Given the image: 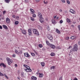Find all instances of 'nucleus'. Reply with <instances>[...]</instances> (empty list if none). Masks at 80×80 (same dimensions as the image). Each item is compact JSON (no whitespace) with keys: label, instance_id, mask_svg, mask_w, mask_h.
Segmentation results:
<instances>
[{"label":"nucleus","instance_id":"obj_1","mask_svg":"<svg viewBox=\"0 0 80 80\" xmlns=\"http://www.w3.org/2000/svg\"><path fill=\"white\" fill-rule=\"evenodd\" d=\"M73 52H75L77 50H78V46L77 44H76L73 46Z\"/></svg>","mask_w":80,"mask_h":80},{"label":"nucleus","instance_id":"obj_2","mask_svg":"<svg viewBox=\"0 0 80 80\" xmlns=\"http://www.w3.org/2000/svg\"><path fill=\"white\" fill-rule=\"evenodd\" d=\"M6 60L7 61V62H8V64L9 65H10V64L12 63V60L8 58H6Z\"/></svg>","mask_w":80,"mask_h":80},{"label":"nucleus","instance_id":"obj_3","mask_svg":"<svg viewBox=\"0 0 80 80\" xmlns=\"http://www.w3.org/2000/svg\"><path fill=\"white\" fill-rule=\"evenodd\" d=\"M32 31L34 34H35L36 35H39V32H38V31L36 29H33Z\"/></svg>","mask_w":80,"mask_h":80},{"label":"nucleus","instance_id":"obj_4","mask_svg":"<svg viewBox=\"0 0 80 80\" xmlns=\"http://www.w3.org/2000/svg\"><path fill=\"white\" fill-rule=\"evenodd\" d=\"M48 38L49 39V40H50V41L51 42H52V40L53 39V37H52V36L50 34H48Z\"/></svg>","mask_w":80,"mask_h":80},{"label":"nucleus","instance_id":"obj_5","mask_svg":"<svg viewBox=\"0 0 80 80\" xmlns=\"http://www.w3.org/2000/svg\"><path fill=\"white\" fill-rule=\"evenodd\" d=\"M28 34L29 35H30L31 36L32 35V29H29L28 30Z\"/></svg>","mask_w":80,"mask_h":80},{"label":"nucleus","instance_id":"obj_6","mask_svg":"<svg viewBox=\"0 0 80 80\" xmlns=\"http://www.w3.org/2000/svg\"><path fill=\"white\" fill-rule=\"evenodd\" d=\"M24 55L26 57H29L30 55L27 52H26L24 53Z\"/></svg>","mask_w":80,"mask_h":80},{"label":"nucleus","instance_id":"obj_7","mask_svg":"<svg viewBox=\"0 0 80 80\" xmlns=\"http://www.w3.org/2000/svg\"><path fill=\"white\" fill-rule=\"evenodd\" d=\"M39 21L41 23H43V22H44V19H43V17L39 19Z\"/></svg>","mask_w":80,"mask_h":80},{"label":"nucleus","instance_id":"obj_8","mask_svg":"<svg viewBox=\"0 0 80 80\" xmlns=\"http://www.w3.org/2000/svg\"><path fill=\"white\" fill-rule=\"evenodd\" d=\"M49 46L51 48H52L54 49L55 48V46L51 44H49Z\"/></svg>","mask_w":80,"mask_h":80},{"label":"nucleus","instance_id":"obj_9","mask_svg":"<svg viewBox=\"0 0 80 80\" xmlns=\"http://www.w3.org/2000/svg\"><path fill=\"white\" fill-rule=\"evenodd\" d=\"M0 67H3L4 68H6V65H5L3 63H1L0 64Z\"/></svg>","mask_w":80,"mask_h":80},{"label":"nucleus","instance_id":"obj_10","mask_svg":"<svg viewBox=\"0 0 80 80\" xmlns=\"http://www.w3.org/2000/svg\"><path fill=\"white\" fill-rule=\"evenodd\" d=\"M6 20L7 23H10V19L8 18H7Z\"/></svg>","mask_w":80,"mask_h":80},{"label":"nucleus","instance_id":"obj_11","mask_svg":"<svg viewBox=\"0 0 80 80\" xmlns=\"http://www.w3.org/2000/svg\"><path fill=\"white\" fill-rule=\"evenodd\" d=\"M31 79L32 80H36L37 79V78L36 77H35L34 76H32L31 77Z\"/></svg>","mask_w":80,"mask_h":80},{"label":"nucleus","instance_id":"obj_12","mask_svg":"<svg viewBox=\"0 0 80 80\" xmlns=\"http://www.w3.org/2000/svg\"><path fill=\"white\" fill-rule=\"evenodd\" d=\"M30 10L31 12V14H33V13H35V11H34V10H33V9L31 8L30 9Z\"/></svg>","mask_w":80,"mask_h":80},{"label":"nucleus","instance_id":"obj_13","mask_svg":"<svg viewBox=\"0 0 80 80\" xmlns=\"http://www.w3.org/2000/svg\"><path fill=\"white\" fill-rule=\"evenodd\" d=\"M22 32L24 35H26V34H27V32H26V31L24 30H22Z\"/></svg>","mask_w":80,"mask_h":80},{"label":"nucleus","instance_id":"obj_14","mask_svg":"<svg viewBox=\"0 0 80 80\" xmlns=\"http://www.w3.org/2000/svg\"><path fill=\"white\" fill-rule=\"evenodd\" d=\"M38 15L39 17V18H40L43 17H42V14H41L40 12L38 13Z\"/></svg>","mask_w":80,"mask_h":80},{"label":"nucleus","instance_id":"obj_15","mask_svg":"<svg viewBox=\"0 0 80 80\" xmlns=\"http://www.w3.org/2000/svg\"><path fill=\"white\" fill-rule=\"evenodd\" d=\"M25 71L27 72H32V70L31 69H25Z\"/></svg>","mask_w":80,"mask_h":80},{"label":"nucleus","instance_id":"obj_16","mask_svg":"<svg viewBox=\"0 0 80 80\" xmlns=\"http://www.w3.org/2000/svg\"><path fill=\"white\" fill-rule=\"evenodd\" d=\"M2 27H3V28H5L6 30L8 29V27H7V26H5V25H3Z\"/></svg>","mask_w":80,"mask_h":80},{"label":"nucleus","instance_id":"obj_17","mask_svg":"<svg viewBox=\"0 0 80 80\" xmlns=\"http://www.w3.org/2000/svg\"><path fill=\"white\" fill-rule=\"evenodd\" d=\"M77 38L75 36H72L70 38L72 40L75 39Z\"/></svg>","mask_w":80,"mask_h":80},{"label":"nucleus","instance_id":"obj_18","mask_svg":"<svg viewBox=\"0 0 80 80\" xmlns=\"http://www.w3.org/2000/svg\"><path fill=\"white\" fill-rule=\"evenodd\" d=\"M56 32L58 33V34L60 33V31L58 29H56Z\"/></svg>","mask_w":80,"mask_h":80},{"label":"nucleus","instance_id":"obj_19","mask_svg":"<svg viewBox=\"0 0 80 80\" xmlns=\"http://www.w3.org/2000/svg\"><path fill=\"white\" fill-rule=\"evenodd\" d=\"M69 12L73 14H74L75 12V11H73V9H71V10H70Z\"/></svg>","mask_w":80,"mask_h":80},{"label":"nucleus","instance_id":"obj_20","mask_svg":"<svg viewBox=\"0 0 80 80\" xmlns=\"http://www.w3.org/2000/svg\"><path fill=\"white\" fill-rule=\"evenodd\" d=\"M17 54L19 55V54H22V51H19V52L18 51V52L17 53Z\"/></svg>","mask_w":80,"mask_h":80},{"label":"nucleus","instance_id":"obj_21","mask_svg":"<svg viewBox=\"0 0 80 80\" xmlns=\"http://www.w3.org/2000/svg\"><path fill=\"white\" fill-rule=\"evenodd\" d=\"M52 23L53 24H55V23H56V22H55V20L53 19L52 20Z\"/></svg>","mask_w":80,"mask_h":80},{"label":"nucleus","instance_id":"obj_22","mask_svg":"<svg viewBox=\"0 0 80 80\" xmlns=\"http://www.w3.org/2000/svg\"><path fill=\"white\" fill-rule=\"evenodd\" d=\"M41 64L42 67H44L45 66V63L43 62H41Z\"/></svg>","mask_w":80,"mask_h":80},{"label":"nucleus","instance_id":"obj_23","mask_svg":"<svg viewBox=\"0 0 80 80\" xmlns=\"http://www.w3.org/2000/svg\"><path fill=\"white\" fill-rule=\"evenodd\" d=\"M67 22H68V23H70V20L69 19L67 18L66 19Z\"/></svg>","mask_w":80,"mask_h":80},{"label":"nucleus","instance_id":"obj_24","mask_svg":"<svg viewBox=\"0 0 80 80\" xmlns=\"http://www.w3.org/2000/svg\"><path fill=\"white\" fill-rule=\"evenodd\" d=\"M51 56L52 57H53V56H54V55H55V53L53 52H52L51 54H50Z\"/></svg>","mask_w":80,"mask_h":80},{"label":"nucleus","instance_id":"obj_25","mask_svg":"<svg viewBox=\"0 0 80 80\" xmlns=\"http://www.w3.org/2000/svg\"><path fill=\"white\" fill-rule=\"evenodd\" d=\"M31 55L32 56V57H35V54L31 52Z\"/></svg>","mask_w":80,"mask_h":80},{"label":"nucleus","instance_id":"obj_26","mask_svg":"<svg viewBox=\"0 0 80 80\" xmlns=\"http://www.w3.org/2000/svg\"><path fill=\"white\" fill-rule=\"evenodd\" d=\"M43 76V74H40L39 75V77L40 78L42 77Z\"/></svg>","mask_w":80,"mask_h":80},{"label":"nucleus","instance_id":"obj_27","mask_svg":"<svg viewBox=\"0 0 80 80\" xmlns=\"http://www.w3.org/2000/svg\"><path fill=\"white\" fill-rule=\"evenodd\" d=\"M38 47H40V48H42L43 47V45L42 44H39L38 45Z\"/></svg>","mask_w":80,"mask_h":80},{"label":"nucleus","instance_id":"obj_28","mask_svg":"<svg viewBox=\"0 0 80 80\" xmlns=\"http://www.w3.org/2000/svg\"><path fill=\"white\" fill-rule=\"evenodd\" d=\"M10 1L9 0H5V2L8 3H9V2H10Z\"/></svg>","mask_w":80,"mask_h":80},{"label":"nucleus","instance_id":"obj_29","mask_svg":"<svg viewBox=\"0 0 80 80\" xmlns=\"http://www.w3.org/2000/svg\"><path fill=\"white\" fill-rule=\"evenodd\" d=\"M31 20L32 21H34L35 20L34 19V18L31 17Z\"/></svg>","mask_w":80,"mask_h":80},{"label":"nucleus","instance_id":"obj_30","mask_svg":"<svg viewBox=\"0 0 80 80\" xmlns=\"http://www.w3.org/2000/svg\"><path fill=\"white\" fill-rule=\"evenodd\" d=\"M46 43H47V44L48 45H50V44H51L49 43V42L48 41H46Z\"/></svg>","mask_w":80,"mask_h":80},{"label":"nucleus","instance_id":"obj_31","mask_svg":"<svg viewBox=\"0 0 80 80\" xmlns=\"http://www.w3.org/2000/svg\"><path fill=\"white\" fill-rule=\"evenodd\" d=\"M15 25H18V21L15 22Z\"/></svg>","mask_w":80,"mask_h":80},{"label":"nucleus","instance_id":"obj_32","mask_svg":"<svg viewBox=\"0 0 80 80\" xmlns=\"http://www.w3.org/2000/svg\"><path fill=\"white\" fill-rule=\"evenodd\" d=\"M23 66V67H26V68H27L28 67V66H27V65H25V64H24Z\"/></svg>","mask_w":80,"mask_h":80},{"label":"nucleus","instance_id":"obj_33","mask_svg":"<svg viewBox=\"0 0 80 80\" xmlns=\"http://www.w3.org/2000/svg\"><path fill=\"white\" fill-rule=\"evenodd\" d=\"M55 66H53L51 67L50 68L51 69H54V68H55Z\"/></svg>","mask_w":80,"mask_h":80},{"label":"nucleus","instance_id":"obj_34","mask_svg":"<svg viewBox=\"0 0 80 80\" xmlns=\"http://www.w3.org/2000/svg\"><path fill=\"white\" fill-rule=\"evenodd\" d=\"M32 17H33V18H35L36 17V15H35V14H33L32 15Z\"/></svg>","mask_w":80,"mask_h":80},{"label":"nucleus","instance_id":"obj_35","mask_svg":"<svg viewBox=\"0 0 80 80\" xmlns=\"http://www.w3.org/2000/svg\"><path fill=\"white\" fill-rule=\"evenodd\" d=\"M0 76H2V77H3V73H2L0 72Z\"/></svg>","mask_w":80,"mask_h":80},{"label":"nucleus","instance_id":"obj_36","mask_svg":"<svg viewBox=\"0 0 80 80\" xmlns=\"http://www.w3.org/2000/svg\"><path fill=\"white\" fill-rule=\"evenodd\" d=\"M43 2H44V3L45 4H47L48 3V2L46 1V2H45V1H44Z\"/></svg>","mask_w":80,"mask_h":80},{"label":"nucleus","instance_id":"obj_37","mask_svg":"<svg viewBox=\"0 0 80 80\" xmlns=\"http://www.w3.org/2000/svg\"><path fill=\"white\" fill-rule=\"evenodd\" d=\"M4 76L7 79H8V77L7 76L6 74H4Z\"/></svg>","mask_w":80,"mask_h":80},{"label":"nucleus","instance_id":"obj_38","mask_svg":"<svg viewBox=\"0 0 80 80\" xmlns=\"http://www.w3.org/2000/svg\"><path fill=\"white\" fill-rule=\"evenodd\" d=\"M23 75H24V72H22L21 73V75L22 77H23Z\"/></svg>","mask_w":80,"mask_h":80},{"label":"nucleus","instance_id":"obj_39","mask_svg":"<svg viewBox=\"0 0 80 80\" xmlns=\"http://www.w3.org/2000/svg\"><path fill=\"white\" fill-rule=\"evenodd\" d=\"M61 1L63 3H65V0H61Z\"/></svg>","mask_w":80,"mask_h":80},{"label":"nucleus","instance_id":"obj_40","mask_svg":"<svg viewBox=\"0 0 80 80\" xmlns=\"http://www.w3.org/2000/svg\"><path fill=\"white\" fill-rule=\"evenodd\" d=\"M63 21L62 20H61L60 21V23H63Z\"/></svg>","mask_w":80,"mask_h":80},{"label":"nucleus","instance_id":"obj_41","mask_svg":"<svg viewBox=\"0 0 80 80\" xmlns=\"http://www.w3.org/2000/svg\"><path fill=\"white\" fill-rule=\"evenodd\" d=\"M67 2L68 4H70V1H69L68 0H67Z\"/></svg>","mask_w":80,"mask_h":80},{"label":"nucleus","instance_id":"obj_42","mask_svg":"<svg viewBox=\"0 0 80 80\" xmlns=\"http://www.w3.org/2000/svg\"><path fill=\"white\" fill-rule=\"evenodd\" d=\"M73 80H78V79L77 78L75 77V78H74Z\"/></svg>","mask_w":80,"mask_h":80},{"label":"nucleus","instance_id":"obj_43","mask_svg":"<svg viewBox=\"0 0 80 80\" xmlns=\"http://www.w3.org/2000/svg\"><path fill=\"white\" fill-rule=\"evenodd\" d=\"M15 53H16L17 54V53H18V51H17V50H15Z\"/></svg>","mask_w":80,"mask_h":80},{"label":"nucleus","instance_id":"obj_44","mask_svg":"<svg viewBox=\"0 0 80 80\" xmlns=\"http://www.w3.org/2000/svg\"><path fill=\"white\" fill-rule=\"evenodd\" d=\"M3 14L4 15L5 13H6V11H4L3 12Z\"/></svg>","mask_w":80,"mask_h":80},{"label":"nucleus","instance_id":"obj_45","mask_svg":"<svg viewBox=\"0 0 80 80\" xmlns=\"http://www.w3.org/2000/svg\"><path fill=\"white\" fill-rule=\"evenodd\" d=\"M59 80H62V77H61L59 79Z\"/></svg>","mask_w":80,"mask_h":80},{"label":"nucleus","instance_id":"obj_46","mask_svg":"<svg viewBox=\"0 0 80 80\" xmlns=\"http://www.w3.org/2000/svg\"><path fill=\"white\" fill-rule=\"evenodd\" d=\"M36 0V2H40V0Z\"/></svg>","mask_w":80,"mask_h":80},{"label":"nucleus","instance_id":"obj_47","mask_svg":"<svg viewBox=\"0 0 80 80\" xmlns=\"http://www.w3.org/2000/svg\"><path fill=\"white\" fill-rule=\"evenodd\" d=\"M69 38H69V37H67L66 38V40H68V39H69Z\"/></svg>","mask_w":80,"mask_h":80},{"label":"nucleus","instance_id":"obj_48","mask_svg":"<svg viewBox=\"0 0 80 80\" xmlns=\"http://www.w3.org/2000/svg\"><path fill=\"white\" fill-rule=\"evenodd\" d=\"M38 28L39 29H40V30H42V27H39Z\"/></svg>","mask_w":80,"mask_h":80},{"label":"nucleus","instance_id":"obj_49","mask_svg":"<svg viewBox=\"0 0 80 80\" xmlns=\"http://www.w3.org/2000/svg\"><path fill=\"white\" fill-rule=\"evenodd\" d=\"M73 50L72 49H71L70 51V53H72V52H73Z\"/></svg>","mask_w":80,"mask_h":80},{"label":"nucleus","instance_id":"obj_50","mask_svg":"<svg viewBox=\"0 0 80 80\" xmlns=\"http://www.w3.org/2000/svg\"><path fill=\"white\" fill-rule=\"evenodd\" d=\"M16 55H15V54H13L12 55V57H15Z\"/></svg>","mask_w":80,"mask_h":80},{"label":"nucleus","instance_id":"obj_51","mask_svg":"<svg viewBox=\"0 0 80 80\" xmlns=\"http://www.w3.org/2000/svg\"><path fill=\"white\" fill-rule=\"evenodd\" d=\"M12 17L13 18H15V16L14 15H13L12 16Z\"/></svg>","mask_w":80,"mask_h":80},{"label":"nucleus","instance_id":"obj_52","mask_svg":"<svg viewBox=\"0 0 80 80\" xmlns=\"http://www.w3.org/2000/svg\"><path fill=\"white\" fill-rule=\"evenodd\" d=\"M30 67L28 66V67H27V69H28V70L29 69H30Z\"/></svg>","mask_w":80,"mask_h":80},{"label":"nucleus","instance_id":"obj_53","mask_svg":"<svg viewBox=\"0 0 80 80\" xmlns=\"http://www.w3.org/2000/svg\"><path fill=\"white\" fill-rule=\"evenodd\" d=\"M34 52L36 54V55H38V53H37V52L36 51H35Z\"/></svg>","mask_w":80,"mask_h":80},{"label":"nucleus","instance_id":"obj_54","mask_svg":"<svg viewBox=\"0 0 80 80\" xmlns=\"http://www.w3.org/2000/svg\"><path fill=\"white\" fill-rule=\"evenodd\" d=\"M2 28H2V26H0V29H2Z\"/></svg>","mask_w":80,"mask_h":80},{"label":"nucleus","instance_id":"obj_55","mask_svg":"<svg viewBox=\"0 0 80 80\" xmlns=\"http://www.w3.org/2000/svg\"><path fill=\"white\" fill-rule=\"evenodd\" d=\"M59 11H60V12H62V10L61 9H60Z\"/></svg>","mask_w":80,"mask_h":80},{"label":"nucleus","instance_id":"obj_56","mask_svg":"<svg viewBox=\"0 0 80 80\" xmlns=\"http://www.w3.org/2000/svg\"><path fill=\"white\" fill-rule=\"evenodd\" d=\"M15 67H17V66H18L17 64H15Z\"/></svg>","mask_w":80,"mask_h":80},{"label":"nucleus","instance_id":"obj_57","mask_svg":"<svg viewBox=\"0 0 80 80\" xmlns=\"http://www.w3.org/2000/svg\"><path fill=\"white\" fill-rule=\"evenodd\" d=\"M47 29H48V30H50V27H48H48H47Z\"/></svg>","mask_w":80,"mask_h":80},{"label":"nucleus","instance_id":"obj_58","mask_svg":"<svg viewBox=\"0 0 80 80\" xmlns=\"http://www.w3.org/2000/svg\"><path fill=\"white\" fill-rule=\"evenodd\" d=\"M71 26H72V27H73V28L74 27V25H71Z\"/></svg>","mask_w":80,"mask_h":80},{"label":"nucleus","instance_id":"obj_59","mask_svg":"<svg viewBox=\"0 0 80 80\" xmlns=\"http://www.w3.org/2000/svg\"><path fill=\"white\" fill-rule=\"evenodd\" d=\"M42 50H45V48H43L42 49Z\"/></svg>","mask_w":80,"mask_h":80},{"label":"nucleus","instance_id":"obj_60","mask_svg":"<svg viewBox=\"0 0 80 80\" xmlns=\"http://www.w3.org/2000/svg\"><path fill=\"white\" fill-rule=\"evenodd\" d=\"M57 16H55L54 17V18H56V17Z\"/></svg>","mask_w":80,"mask_h":80},{"label":"nucleus","instance_id":"obj_61","mask_svg":"<svg viewBox=\"0 0 80 80\" xmlns=\"http://www.w3.org/2000/svg\"><path fill=\"white\" fill-rule=\"evenodd\" d=\"M78 44H79V45H80V42H78Z\"/></svg>","mask_w":80,"mask_h":80},{"label":"nucleus","instance_id":"obj_62","mask_svg":"<svg viewBox=\"0 0 80 80\" xmlns=\"http://www.w3.org/2000/svg\"><path fill=\"white\" fill-rule=\"evenodd\" d=\"M37 74H38V75L39 74V72H37Z\"/></svg>","mask_w":80,"mask_h":80},{"label":"nucleus","instance_id":"obj_63","mask_svg":"<svg viewBox=\"0 0 80 80\" xmlns=\"http://www.w3.org/2000/svg\"><path fill=\"white\" fill-rule=\"evenodd\" d=\"M1 19H2V20H3L4 18H1Z\"/></svg>","mask_w":80,"mask_h":80},{"label":"nucleus","instance_id":"obj_64","mask_svg":"<svg viewBox=\"0 0 80 80\" xmlns=\"http://www.w3.org/2000/svg\"><path fill=\"white\" fill-rule=\"evenodd\" d=\"M25 2H27V1L25 0Z\"/></svg>","mask_w":80,"mask_h":80}]
</instances>
